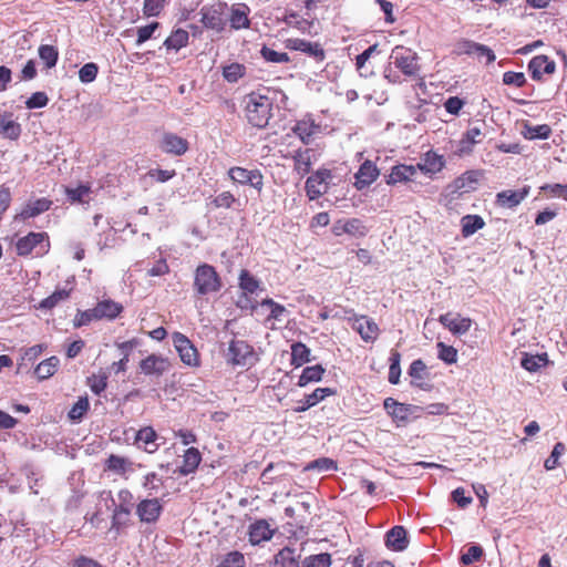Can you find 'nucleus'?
I'll use <instances>...</instances> for the list:
<instances>
[{
  "mask_svg": "<svg viewBox=\"0 0 567 567\" xmlns=\"http://www.w3.org/2000/svg\"><path fill=\"white\" fill-rule=\"evenodd\" d=\"M239 288L243 293L254 295L260 288V281L250 275L248 270H241L239 275Z\"/></svg>",
  "mask_w": 567,
  "mask_h": 567,
  "instance_id": "37",
  "label": "nucleus"
},
{
  "mask_svg": "<svg viewBox=\"0 0 567 567\" xmlns=\"http://www.w3.org/2000/svg\"><path fill=\"white\" fill-rule=\"evenodd\" d=\"M250 9L245 3H235L229 8L227 21H229L231 29L240 30L250 27L248 18Z\"/></svg>",
  "mask_w": 567,
  "mask_h": 567,
  "instance_id": "16",
  "label": "nucleus"
},
{
  "mask_svg": "<svg viewBox=\"0 0 567 567\" xmlns=\"http://www.w3.org/2000/svg\"><path fill=\"white\" fill-rule=\"evenodd\" d=\"M483 556V548L478 545H472L467 548V550L462 554L461 561L463 565H471L475 561H478Z\"/></svg>",
  "mask_w": 567,
  "mask_h": 567,
  "instance_id": "60",
  "label": "nucleus"
},
{
  "mask_svg": "<svg viewBox=\"0 0 567 567\" xmlns=\"http://www.w3.org/2000/svg\"><path fill=\"white\" fill-rule=\"evenodd\" d=\"M122 305L110 299L102 300L94 307V311H96L99 320L114 319L122 312Z\"/></svg>",
  "mask_w": 567,
  "mask_h": 567,
  "instance_id": "30",
  "label": "nucleus"
},
{
  "mask_svg": "<svg viewBox=\"0 0 567 567\" xmlns=\"http://www.w3.org/2000/svg\"><path fill=\"white\" fill-rule=\"evenodd\" d=\"M295 169L300 175H306L310 172L312 162L315 159V152L311 148L298 150L293 155Z\"/></svg>",
  "mask_w": 567,
  "mask_h": 567,
  "instance_id": "28",
  "label": "nucleus"
},
{
  "mask_svg": "<svg viewBox=\"0 0 567 567\" xmlns=\"http://www.w3.org/2000/svg\"><path fill=\"white\" fill-rule=\"evenodd\" d=\"M261 56L272 63H287L290 61L289 55L286 52H277L270 48L264 47L260 51Z\"/></svg>",
  "mask_w": 567,
  "mask_h": 567,
  "instance_id": "58",
  "label": "nucleus"
},
{
  "mask_svg": "<svg viewBox=\"0 0 567 567\" xmlns=\"http://www.w3.org/2000/svg\"><path fill=\"white\" fill-rule=\"evenodd\" d=\"M548 363V357H523L520 361V365L529 372H536Z\"/></svg>",
  "mask_w": 567,
  "mask_h": 567,
  "instance_id": "49",
  "label": "nucleus"
},
{
  "mask_svg": "<svg viewBox=\"0 0 567 567\" xmlns=\"http://www.w3.org/2000/svg\"><path fill=\"white\" fill-rule=\"evenodd\" d=\"M246 68L239 63H231L224 68L223 75L230 82L235 83L245 75Z\"/></svg>",
  "mask_w": 567,
  "mask_h": 567,
  "instance_id": "50",
  "label": "nucleus"
},
{
  "mask_svg": "<svg viewBox=\"0 0 567 567\" xmlns=\"http://www.w3.org/2000/svg\"><path fill=\"white\" fill-rule=\"evenodd\" d=\"M342 230L346 234L362 237L365 236L368 233L367 227L363 225V223L358 218H351L348 220H344V225L342 226Z\"/></svg>",
  "mask_w": 567,
  "mask_h": 567,
  "instance_id": "48",
  "label": "nucleus"
},
{
  "mask_svg": "<svg viewBox=\"0 0 567 567\" xmlns=\"http://www.w3.org/2000/svg\"><path fill=\"white\" fill-rule=\"evenodd\" d=\"M445 162L443 156L433 152H427L423 159L415 166L417 167V171H421L424 174H436L442 171Z\"/></svg>",
  "mask_w": 567,
  "mask_h": 567,
  "instance_id": "26",
  "label": "nucleus"
},
{
  "mask_svg": "<svg viewBox=\"0 0 567 567\" xmlns=\"http://www.w3.org/2000/svg\"><path fill=\"white\" fill-rule=\"evenodd\" d=\"M377 50L378 44H373L357 56L355 65L361 75L369 76L372 74L373 71L371 68L367 66V62L372 56V54L377 52Z\"/></svg>",
  "mask_w": 567,
  "mask_h": 567,
  "instance_id": "42",
  "label": "nucleus"
},
{
  "mask_svg": "<svg viewBox=\"0 0 567 567\" xmlns=\"http://www.w3.org/2000/svg\"><path fill=\"white\" fill-rule=\"evenodd\" d=\"M159 28V23L154 21L147 25L140 27L137 29V39H136V45H141L147 40H150L154 32Z\"/></svg>",
  "mask_w": 567,
  "mask_h": 567,
  "instance_id": "61",
  "label": "nucleus"
},
{
  "mask_svg": "<svg viewBox=\"0 0 567 567\" xmlns=\"http://www.w3.org/2000/svg\"><path fill=\"white\" fill-rule=\"evenodd\" d=\"M276 529L266 519H258L249 526V542L252 545L268 542L272 538Z\"/></svg>",
  "mask_w": 567,
  "mask_h": 567,
  "instance_id": "18",
  "label": "nucleus"
},
{
  "mask_svg": "<svg viewBox=\"0 0 567 567\" xmlns=\"http://www.w3.org/2000/svg\"><path fill=\"white\" fill-rule=\"evenodd\" d=\"M52 202L47 198H38L25 204L20 213L22 219L35 217L50 209Z\"/></svg>",
  "mask_w": 567,
  "mask_h": 567,
  "instance_id": "29",
  "label": "nucleus"
},
{
  "mask_svg": "<svg viewBox=\"0 0 567 567\" xmlns=\"http://www.w3.org/2000/svg\"><path fill=\"white\" fill-rule=\"evenodd\" d=\"M189 34L184 29L174 30L171 35L164 41V47L168 50L178 51L188 44Z\"/></svg>",
  "mask_w": 567,
  "mask_h": 567,
  "instance_id": "34",
  "label": "nucleus"
},
{
  "mask_svg": "<svg viewBox=\"0 0 567 567\" xmlns=\"http://www.w3.org/2000/svg\"><path fill=\"white\" fill-rule=\"evenodd\" d=\"M228 12V4L221 0H217L214 3L202 7L199 11L200 22L206 29L221 33L227 25Z\"/></svg>",
  "mask_w": 567,
  "mask_h": 567,
  "instance_id": "2",
  "label": "nucleus"
},
{
  "mask_svg": "<svg viewBox=\"0 0 567 567\" xmlns=\"http://www.w3.org/2000/svg\"><path fill=\"white\" fill-rule=\"evenodd\" d=\"M245 103L248 122L257 128L266 127L272 116V100L267 95L252 92L246 96Z\"/></svg>",
  "mask_w": 567,
  "mask_h": 567,
  "instance_id": "1",
  "label": "nucleus"
},
{
  "mask_svg": "<svg viewBox=\"0 0 567 567\" xmlns=\"http://www.w3.org/2000/svg\"><path fill=\"white\" fill-rule=\"evenodd\" d=\"M245 563L244 555L239 551H231L217 567H243Z\"/></svg>",
  "mask_w": 567,
  "mask_h": 567,
  "instance_id": "64",
  "label": "nucleus"
},
{
  "mask_svg": "<svg viewBox=\"0 0 567 567\" xmlns=\"http://www.w3.org/2000/svg\"><path fill=\"white\" fill-rule=\"evenodd\" d=\"M440 323L455 336L466 333L471 326L472 320L463 317L457 312H446L439 318Z\"/></svg>",
  "mask_w": 567,
  "mask_h": 567,
  "instance_id": "11",
  "label": "nucleus"
},
{
  "mask_svg": "<svg viewBox=\"0 0 567 567\" xmlns=\"http://www.w3.org/2000/svg\"><path fill=\"white\" fill-rule=\"evenodd\" d=\"M350 327L357 331L364 341H373L379 334V327L373 319L367 316H357L353 311H346Z\"/></svg>",
  "mask_w": 567,
  "mask_h": 567,
  "instance_id": "6",
  "label": "nucleus"
},
{
  "mask_svg": "<svg viewBox=\"0 0 567 567\" xmlns=\"http://www.w3.org/2000/svg\"><path fill=\"white\" fill-rule=\"evenodd\" d=\"M482 135V131L478 127H471L466 131L464 138L461 141L460 152H471L472 146L480 142L478 137Z\"/></svg>",
  "mask_w": 567,
  "mask_h": 567,
  "instance_id": "47",
  "label": "nucleus"
},
{
  "mask_svg": "<svg viewBox=\"0 0 567 567\" xmlns=\"http://www.w3.org/2000/svg\"><path fill=\"white\" fill-rule=\"evenodd\" d=\"M331 556L328 553H320L317 555H310L306 557L301 564V567H330Z\"/></svg>",
  "mask_w": 567,
  "mask_h": 567,
  "instance_id": "46",
  "label": "nucleus"
},
{
  "mask_svg": "<svg viewBox=\"0 0 567 567\" xmlns=\"http://www.w3.org/2000/svg\"><path fill=\"white\" fill-rule=\"evenodd\" d=\"M162 485L163 480L156 473H147L144 476L143 487L147 491L150 496L156 494Z\"/></svg>",
  "mask_w": 567,
  "mask_h": 567,
  "instance_id": "55",
  "label": "nucleus"
},
{
  "mask_svg": "<svg viewBox=\"0 0 567 567\" xmlns=\"http://www.w3.org/2000/svg\"><path fill=\"white\" fill-rule=\"evenodd\" d=\"M58 363V357H48L42 362L38 363L34 373L40 380L48 379L54 374Z\"/></svg>",
  "mask_w": 567,
  "mask_h": 567,
  "instance_id": "39",
  "label": "nucleus"
},
{
  "mask_svg": "<svg viewBox=\"0 0 567 567\" xmlns=\"http://www.w3.org/2000/svg\"><path fill=\"white\" fill-rule=\"evenodd\" d=\"M379 174L380 172L377 165L367 159L361 164L359 171L355 173L354 186L357 189L361 190L370 186L378 178Z\"/></svg>",
  "mask_w": 567,
  "mask_h": 567,
  "instance_id": "17",
  "label": "nucleus"
},
{
  "mask_svg": "<svg viewBox=\"0 0 567 567\" xmlns=\"http://www.w3.org/2000/svg\"><path fill=\"white\" fill-rule=\"evenodd\" d=\"M528 70L532 72L534 80H540L543 74L555 72L556 63L546 55H537L529 61Z\"/></svg>",
  "mask_w": 567,
  "mask_h": 567,
  "instance_id": "20",
  "label": "nucleus"
},
{
  "mask_svg": "<svg viewBox=\"0 0 567 567\" xmlns=\"http://www.w3.org/2000/svg\"><path fill=\"white\" fill-rule=\"evenodd\" d=\"M159 439L162 437L152 426H144L137 431L135 435V444L144 452L153 454L161 446V443L157 442Z\"/></svg>",
  "mask_w": 567,
  "mask_h": 567,
  "instance_id": "13",
  "label": "nucleus"
},
{
  "mask_svg": "<svg viewBox=\"0 0 567 567\" xmlns=\"http://www.w3.org/2000/svg\"><path fill=\"white\" fill-rule=\"evenodd\" d=\"M70 291L71 290L66 289V288L56 289L52 295H50L49 297H47L45 299H43L39 303V308L40 309H52V308H54L61 301H64V300H66L69 298Z\"/></svg>",
  "mask_w": 567,
  "mask_h": 567,
  "instance_id": "43",
  "label": "nucleus"
},
{
  "mask_svg": "<svg viewBox=\"0 0 567 567\" xmlns=\"http://www.w3.org/2000/svg\"><path fill=\"white\" fill-rule=\"evenodd\" d=\"M385 544L392 550H404L409 545L405 528L403 526L391 528L385 535Z\"/></svg>",
  "mask_w": 567,
  "mask_h": 567,
  "instance_id": "25",
  "label": "nucleus"
},
{
  "mask_svg": "<svg viewBox=\"0 0 567 567\" xmlns=\"http://www.w3.org/2000/svg\"><path fill=\"white\" fill-rule=\"evenodd\" d=\"M19 256L34 254L37 257L44 256L50 250V241L47 233H29L18 239L16 244Z\"/></svg>",
  "mask_w": 567,
  "mask_h": 567,
  "instance_id": "5",
  "label": "nucleus"
},
{
  "mask_svg": "<svg viewBox=\"0 0 567 567\" xmlns=\"http://www.w3.org/2000/svg\"><path fill=\"white\" fill-rule=\"evenodd\" d=\"M48 103L49 97L44 92H35L25 101V106L29 110L41 109L47 106Z\"/></svg>",
  "mask_w": 567,
  "mask_h": 567,
  "instance_id": "62",
  "label": "nucleus"
},
{
  "mask_svg": "<svg viewBox=\"0 0 567 567\" xmlns=\"http://www.w3.org/2000/svg\"><path fill=\"white\" fill-rule=\"evenodd\" d=\"M300 558V553L286 546L275 555L272 567H301Z\"/></svg>",
  "mask_w": 567,
  "mask_h": 567,
  "instance_id": "24",
  "label": "nucleus"
},
{
  "mask_svg": "<svg viewBox=\"0 0 567 567\" xmlns=\"http://www.w3.org/2000/svg\"><path fill=\"white\" fill-rule=\"evenodd\" d=\"M566 447L565 444L561 442H558L554 445V449L550 453V455L545 460L544 466L547 471H551L556 468L558 465L559 457L565 453Z\"/></svg>",
  "mask_w": 567,
  "mask_h": 567,
  "instance_id": "54",
  "label": "nucleus"
},
{
  "mask_svg": "<svg viewBox=\"0 0 567 567\" xmlns=\"http://www.w3.org/2000/svg\"><path fill=\"white\" fill-rule=\"evenodd\" d=\"M21 134V126L10 116L0 115V135L10 140H17Z\"/></svg>",
  "mask_w": 567,
  "mask_h": 567,
  "instance_id": "35",
  "label": "nucleus"
},
{
  "mask_svg": "<svg viewBox=\"0 0 567 567\" xmlns=\"http://www.w3.org/2000/svg\"><path fill=\"white\" fill-rule=\"evenodd\" d=\"M229 178L241 185H250L257 190L264 186V177L259 169H247L240 166H234L228 171Z\"/></svg>",
  "mask_w": 567,
  "mask_h": 567,
  "instance_id": "8",
  "label": "nucleus"
},
{
  "mask_svg": "<svg viewBox=\"0 0 567 567\" xmlns=\"http://www.w3.org/2000/svg\"><path fill=\"white\" fill-rule=\"evenodd\" d=\"M285 47L292 51H300L306 53L307 55L313 58L316 61L321 62L324 60L326 54L321 44L318 42H310L302 39H287L285 41Z\"/></svg>",
  "mask_w": 567,
  "mask_h": 567,
  "instance_id": "10",
  "label": "nucleus"
},
{
  "mask_svg": "<svg viewBox=\"0 0 567 567\" xmlns=\"http://www.w3.org/2000/svg\"><path fill=\"white\" fill-rule=\"evenodd\" d=\"M99 68L95 63H86L79 71V79L82 83H91L96 79Z\"/></svg>",
  "mask_w": 567,
  "mask_h": 567,
  "instance_id": "59",
  "label": "nucleus"
},
{
  "mask_svg": "<svg viewBox=\"0 0 567 567\" xmlns=\"http://www.w3.org/2000/svg\"><path fill=\"white\" fill-rule=\"evenodd\" d=\"M324 369L320 364L307 367L302 370L298 380L299 386H306L308 383L318 382L321 380Z\"/></svg>",
  "mask_w": 567,
  "mask_h": 567,
  "instance_id": "38",
  "label": "nucleus"
},
{
  "mask_svg": "<svg viewBox=\"0 0 567 567\" xmlns=\"http://www.w3.org/2000/svg\"><path fill=\"white\" fill-rule=\"evenodd\" d=\"M132 465L133 463L130 460L117 455H111L106 460V467L117 474H124L125 472L131 471Z\"/></svg>",
  "mask_w": 567,
  "mask_h": 567,
  "instance_id": "44",
  "label": "nucleus"
},
{
  "mask_svg": "<svg viewBox=\"0 0 567 567\" xmlns=\"http://www.w3.org/2000/svg\"><path fill=\"white\" fill-rule=\"evenodd\" d=\"M417 173L415 165L399 164L391 168L390 174L386 177L388 185H395L398 183H406L413 181Z\"/></svg>",
  "mask_w": 567,
  "mask_h": 567,
  "instance_id": "21",
  "label": "nucleus"
},
{
  "mask_svg": "<svg viewBox=\"0 0 567 567\" xmlns=\"http://www.w3.org/2000/svg\"><path fill=\"white\" fill-rule=\"evenodd\" d=\"M550 134H551V128L547 124L535 125V126L526 124L524 126V131H523L524 137L528 138V140H536V138L547 140L550 136Z\"/></svg>",
  "mask_w": 567,
  "mask_h": 567,
  "instance_id": "40",
  "label": "nucleus"
},
{
  "mask_svg": "<svg viewBox=\"0 0 567 567\" xmlns=\"http://www.w3.org/2000/svg\"><path fill=\"white\" fill-rule=\"evenodd\" d=\"M503 83L522 87L526 83V76L523 72L507 71L503 74Z\"/></svg>",
  "mask_w": 567,
  "mask_h": 567,
  "instance_id": "63",
  "label": "nucleus"
},
{
  "mask_svg": "<svg viewBox=\"0 0 567 567\" xmlns=\"http://www.w3.org/2000/svg\"><path fill=\"white\" fill-rule=\"evenodd\" d=\"M166 0H144L143 14L147 18L157 17L165 8Z\"/></svg>",
  "mask_w": 567,
  "mask_h": 567,
  "instance_id": "56",
  "label": "nucleus"
},
{
  "mask_svg": "<svg viewBox=\"0 0 567 567\" xmlns=\"http://www.w3.org/2000/svg\"><path fill=\"white\" fill-rule=\"evenodd\" d=\"M221 288V280L216 269L208 264L199 265L194 274V289L200 296L215 293Z\"/></svg>",
  "mask_w": 567,
  "mask_h": 567,
  "instance_id": "3",
  "label": "nucleus"
},
{
  "mask_svg": "<svg viewBox=\"0 0 567 567\" xmlns=\"http://www.w3.org/2000/svg\"><path fill=\"white\" fill-rule=\"evenodd\" d=\"M90 403L89 399L86 396H81L79 400L74 403L72 409L69 412V417L71 420H81L82 416L86 413L89 410Z\"/></svg>",
  "mask_w": 567,
  "mask_h": 567,
  "instance_id": "57",
  "label": "nucleus"
},
{
  "mask_svg": "<svg viewBox=\"0 0 567 567\" xmlns=\"http://www.w3.org/2000/svg\"><path fill=\"white\" fill-rule=\"evenodd\" d=\"M296 14H290L289 20H287V23L290 25H293L296 29H298L300 32L309 34V35H316L318 33L315 29V22L309 21L307 19L296 20Z\"/></svg>",
  "mask_w": 567,
  "mask_h": 567,
  "instance_id": "52",
  "label": "nucleus"
},
{
  "mask_svg": "<svg viewBox=\"0 0 567 567\" xmlns=\"http://www.w3.org/2000/svg\"><path fill=\"white\" fill-rule=\"evenodd\" d=\"M331 173L328 169H319L313 175L309 176L306 182L307 195L310 199L320 197L328 190Z\"/></svg>",
  "mask_w": 567,
  "mask_h": 567,
  "instance_id": "9",
  "label": "nucleus"
},
{
  "mask_svg": "<svg viewBox=\"0 0 567 567\" xmlns=\"http://www.w3.org/2000/svg\"><path fill=\"white\" fill-rule=\"evenodd\" d=\"M529 186H524L522 189L517 190H504L497 194L496 202L499 206L506 208H513L519 205L525 197L529 194Z\"/></svg>",
  "mask_w": 567,
  "mask_h": 567,
  "instance_id": "23",
  "label": "nucleus"
},
{
  "mask_svg": "<svg viewBox=\"0 0 567 567\" xmlns=\"http://www.w3.org/2000/svg\"><path fill=\"white\" fill-rule=\"evenodd\" d=\"M457 54L477 55L485 56L486 63H493L496 59L494 52L486 45L476 43L471 40H463L456 45Z\"/></svg>",
  "mask_w": 567,
  "mask_h": 567,
  "instance_id": "14",
  "label": "nucleus"
},
{
  "mask_svg": "<svg viewBox=\"0 0 567 567\" xmlns=\"http://www.w3.org/2000/svg\"><path fill=\"white\" fill-rule=\"evenodd\" d=\"M39 56L45 63L47 68H53L58 61V51L54 47L43 44L39 48Z\"/></svg>",
  "mask_w": 567,
  "mask_h": 567,
  "instance_id": "51",
  "label": "nucleus"
},
{
  "mask_svg": "<svg viewBox=\"0 0 567 567\" xmlns=\"http://www.w3.org/2000/svg\"><path fill=\"white\" fill-rule=\"evenodd\" d=\"M159 147L164 153L181 156L188 150V142L174 133H164L159 141Z\"/></svg>",
  "mask_w": 567,
  "mask_h": 567,
  "instance_id": "15",
  "label": "nucleus"
},
{
  "mask_svg": "<svg viewBox=\"0 0 567 567\" xmlns=\"http://www.w3.org/2000/svg\"><path fill=\"white\" fill-rule=\"evenodd\" d=\"M168 365L165 357H145L141 361V370L146 373H162Z\"/></svg>",
  "mask_w": 567,
  "mask_h": 567,
  "instance_id": "33",
  "label": "nucleus"
},
{
  "mask_svg": "<svg viewBox=\"0 0 567 567\" xmlns=\"http://www.w3.org/2000/svg\"><path fill=\"white\" fill-rule=\"evenodd\" d=\"M476 177L473 172H466L462 176L454 179L449 186L447 190L451 195H461L463 193H468L474 188V184L476 183Z\"/></svg>",
  "mask_w": 567,
  "mask_h": 567,
  "instance_id": "27",
  "label": "nucleus"
},
{
  "mask_svg": "<svg viewBox=\"0 0 567 567\" xmlns=\"http://www.w3.org/2000/svg\"><path fill=\"white\" fill-rule=\"evenodd\" d=\"M163 504L159 498H144L136 505V515L141 523L156 524L163 513Z\"/></svg>",
  "mask_w": 567,
  "mask_h": 567,
  "instance_id": "7",
  "label": "nucleus"
},
{
  "mask_svg": "<svg viewBox=\"0 0 567 567\" xmlns=\"http://www.w3.org/2000/svg\"><path fill=\"white\" fill-rule=\"evenodd\" d=\"M391 63L394 64L404 75L416 78L420 74L419 55L412 49L396 45L390 54Z\"/></svg>",
  "mask_w": 567,
  "mask_h": 567,
  "instance_id": "4",
  "label": "nucleus"
},
{
  "mask_svg": "<svg viewBox=\"0 0 567 567\" xmlns=\"http://www.w3.org/2000/svg\"><path fill=\"white\" fill-rule=\"evenodd\" d=\"M292 132L303 144H310L321 133V126L311 116H305L296 122Z\"/></svg>",
  "mask_w": 567,
  "mask_h": 567,
  "instance_id": "12",
  "label": "nucleus"
},
{
  "mask_svg": "<svg viewBox=\"0 0 567 567\" xmlns=\"http://www.w3.org/2000/svg\"><path fill=\"white\" fill-rule=\"evenodd\" d=\"M334 393L336 391L331 388H317L311 393L305 395L303 399L299 400L298 405L293 411L297 413L306 412L310 408L323 401L327 396L333 395Z\"/></svg>",
  "mask_w": 567,
  "mask_h": 567,
  "instance_id": "19",
  "label": "nucleus"
},
{
  "mask_svg": "<svg viewBox=\"0 0 567 567\" xmlns=\"http://www.w3.org/2000/svg\"><path fill=\"white\" fill-rule=\"evenodd\" d=\"M172 342L178 354H188V351H193L194 354H197V349L193 346L192 341L181 332L173 333Z\"/></svg>",
  "mask_w": 567,
  "mask_h": 567,
  "instance_id": "41",
  "label": "nucleus"
},
{
  "mask_svg": "<svg viewBox=\"0 0 567 567\" xmlns=\"http://www.w3.org/2000/svg\"><path fill=\"white\" fill-rule=\"evenodd\" d=\"M384 408L394 419L404 421L408 417V406L403 403L396 402L392 398H386L384 400Z\"/></svg>",
  "mask_w": 567,
  "mask_h": 567,
  "instance_id": "45",
  "label": "nucleus"
},
{
  "mask_svg": "<svg viewBox=\"0 0 567 567\" xmlns=\"http://www.w3.org/2000/svg\"><path fill=\"white\" fill-rule=\"evenodd\" d=\"M259 305L261 307L269 308V316L267 317V322H269V321L282 322L288 317V313H289L288 310L282 305L275 302L270 298L264 299Z\"/></svg>",
  "mask_w": 567,
  "mask_h": 567,
  "instance_id": "32",
  "label": "nucleus"
},
{
  "mask_svg": "<svg viewBox=\"0 0 567 567\" xmlns=\"http://www.w3.org/2000/svg\"><path fill=\"white\" fill-rule=\"evenodd\" d=\"M87 385L94 394H101L107 385V377L105 373L92 374L87 377Z\"/></svg>",
  "mask_w": 567,
  "mask_h": 567,
  "instance_id": "53",
  "label": "nucleus"
},
{
  "mask_svg": "<svg viewBox=\"0 0 567 567\" xmlns=\"http://www.w3.org/2000/svg\"><path fill=\"white\" fill-rule=\"evenodd\" d=\"M202 460L200 453L195 447L186 450L183 456V465L179 467L182 475H188L193 473L199 465Z\"/></svg>",
  "mask_w": 567,
  "mask_h": 567,
  "instance_id": "31",
  "label": "nucleus"
},
{
  "mask_svg": "<svg viewBox=\"0 0 567 567\" xmlns=\"http://www.w3.org/2000/svg\"><path fill=\"white\" fill-rule=\"evenodd\" d=\"M462 234L464 237L472 236L485 225L483 218L478 215H466L461 219Z\"/></svg>",
  "mask_w": 567,
  "mask_h": 567,
  "instance_id": "36",
  "label": "nucleus"
},
{
  "mask_svg": "<svg viewBox=\"0 0 567 567\" xmlns=\"http://www.w3.org/2000/svg\"><path fill=\"white\" fill-rule=\"evenodd\" d=\"M429 374V370L421 359L413 361L410 365L409 375L411 378V384L414 386L427 390L430 388Z\"/></svg>",
  "mask_w": 567,
  "mask_h": 567,
  "instance_id": "22",
  "label": "nucleus"
}]
</instances>
